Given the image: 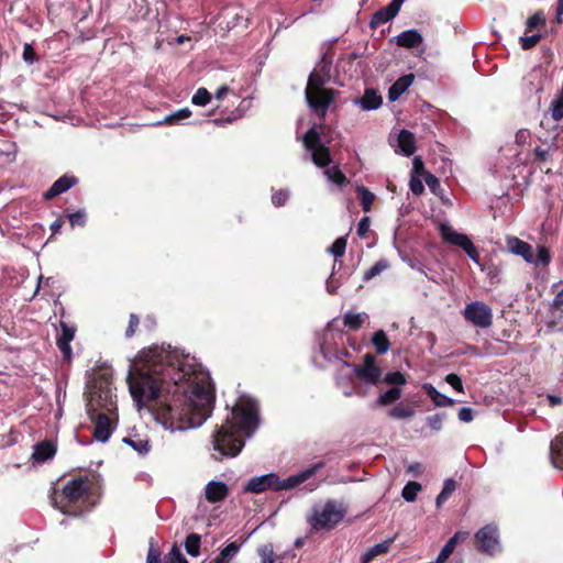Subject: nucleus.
Returning a JSON list of instances; mask_svg holds the SVG:
<instances>
[{
  "instance_id": "18",
  "label": "nucleus",
  "mask_w": 563,
  "mask_h": 563,
  "mask_svg": "<svg viewBox=\"0 0 563 563\" xmlns=\"http://www.w3.org/2000/svg\"><path fill=\"white\" fill-rule=\"evenodd\" d=\"M205 494L209 503L216 504L228 497L229 488L223 482L211 481L207 484Z\"/></svg>"
},
{
  "instance_id": "61",
  "label": "nucleus",
  "mask_w": 563,
  "mask_h": 563,
  "mask_svg": "<svg viewBox=\"0 0 563 563\" xmlns=\"http://www.w3.org/2000/svg\"><path fill=\"white\" fill-rule=\"evenodd\" d=\"M459 419L463 422H471L473 420V409L470 407H463L459 410Z\"/></svg>"
},
{
  "instance_id": "22",
  "label": "nucleus",
  "mask_w": 563,
  "mask_h": 563,
  "mask_svg": "<svg viewBox=\"0 0 563 563\" xmlns=\"http://www.w3.org/2000/svg\"><path fill=\"white\" fill-rule=\"evenodd\" d=\"M550 460L554 467L563 471V431L550 443Z\"/></svg>"
},
{
  "instance_id": "34",
  "label": "nucleus",
  "mask_w": 563,
  "mask_h": 563,
  "mask_svg": "<svg viewBox=\"0 0 563 563\" xmlns=\"http://www.w3.org/2000/svg\"><path fill=\"white\" fill-rule=\"evenodd\" d=\"M325 175L330 181L339 187H343L349 183L345 174L339 168V166L325 169Z\"/></svg>"
},
{
  "instance_id": "53",
  "label": "nucleus",
  "mask_w": 563,
  "mask_h": 563,
  "mask_svg": "<svg viewBox=\"0 0 563 563\" xmlns=\"http://www.w3.org/2000/svg\"><path fill=\"white\" fill-rule=\"evenodd\" d=\"M140 325V318L137 314L135 313H131L130 317H129V324H128V328L125 330V336L126 338H132L135 332H136V329L139 328Z\"/></svg>"
},
{
  "instance_id": "48",
  "label": "nucleus",
  "mask_w": 563,
  "mask_h": 563,
  "mask_svg": "<svg viewBox=\"0 0 563 563\" xmlns=\"http://www.w3.org/2000/svg\"><path fill=\"white\" fill-rule=\"evenodd\" d=\"M211 100V93L203 87L199 88L192 96V103L197 106H206Z\"/></svg>"
},
{
  "instance_id": "29",
  "label": "nucleus",
  "mask_w": 563,
  "mask_h": 563,
  "mask_svg": "<svg viewBox=\"0 0 563 563\" xmlns=\"http://www.w3.org/2000/svg\"><path fill=\"white\" fill-rule=\"evenodd\" d=\"M328 78H325L317 70H313L308 78L307 87L305 92L320 91V90H332L331 88H324V85L328 82Z\"/></svg>"
},
{
  "instance_id": "12",
  "label": "nucleus",
  "mask_w": 563,
  "mask_h": 563,
  "mask_svg": "<svg viewBox=\"0 0 563 563\" xmlns=\"http://www.w3.org/2000/svg\"><path fill=\"white\" fill-rule=\"evenodd\" d=\"M76 328L69 325L65 321H60V334L56 339V345L63 355V360L70 362L73 358V350L70 342L74 340Z\"/></svg>"
},
{
  "instance_id": "63",
  "label": "nucleus",
  "mask_w": 563,
  "mask_h": 563,
  "mask_svg": "<svg viewBox=\"0 0 563 563\" xmlns=\"http://www.w3.org/2000/svg\"><path fill=\"white\" fill-rule=\"evenodd\" d=\"M330 71H331V62L325 60V57H323L317 73H320L325 78L330 79Z\"/></svg>"
},
{
  "instance_id": "1",
  "label": "nucleus",
  "mask_w": 563,
  "mask_h": 563,
  "mask_svg": "<svg viewBox=\"0 0 563 563\" xmlns=\"http://www.w3.org/2000/svg\"><path fill=\"white\" fill-rule=\"evenodd\" d=\"M143 365L131 371L128 384L139 409L147 408L164 426L186 430L211 415L214 390L188 355L170 345L151 346L140 354Z\"/></svg>"
},
{
  "instance_id": "11",
  "label": "nucleus",
  "mask_w": 563,
  "mask_h": 563,
  "mask_svg": "<svg viewBox=\"0 0 563 563\" xmlns=\"http://www.w3.org/2000/svg\"><path fill=\"white\" fill-rule=\"evenodd\" d=\"M336 93L338 92L335 90H313L312 92H305V97L309 108L312 109L318 117L324 119L329 107L335 99Z\"/></svg>"
},
{
  "instance_id": "59",
  "label": "nucleus",
  "mask_w": 563,
  "mask_h": 563,
  "mask_svg": "<svg viewBox=\"0 0 563 563\" xmlns=\"http://www.w3.org/2000/svg\"><path fill=\"white\" fill-rule=\"evenodd\" d=\"M412 170L416 175L422 176L424 178L426 173H428L424 168V164L421 157H415L412 162Z\"/></svg>"
},
{
  "instance_id": "10",
  "label": "nucleus",
  "mask_w": 563,
  "mask_h": 563,
  "mask_svg": "<svg viewBox=\"0 0 563 563\" xmlns=\"http://www.w3.org/2000/svg\"><path fill=\"white\" fill-rule=\"evenodd\" d=\"M466 321L475 327L488 328L493 323V312L488 305L483 301H472L467 303L463 311Z\"/></svg>"
},
{
  "instance_id": "64",
  "label": "nucleus",
  "mask_w": 563,
  "mask_h": 563,
  "mask_svg": "<svg viewBox=\"0 0 563 563\" xmlns=\"http://www.w3.org/2000/svg\"><path fill=\"white\" fill-rule=\"evenodd\" d=\"M551 308L554 309V310H561L563 309V289L560 290L554 299H553V302L551 305Z\"/></svg>"
},
{
  "instance_id": "23",
  "label": "nucleus",
  "mask_w": 563,
  "mask_h": 563,
  "mask_svg": "<svg viewBox=\"0 0 563 563\" xmlns=\"http://www.w3.org/2000/svg\"><path fill=\"white\" fill-rule=\"evenodd\" d=\"M398 146L406 156H411L416 152V137L408 130H401L398 135Z\"/></svg>"
},
{
  "instance_id": "19",
  "label": "nucleus",
  "mask_w": 563,
  "mask_h": 563,
  "mask_svg": "<svg viewBox=\"0 0 563 563\" xmlns=\"http://www.w3.org/2000/svg\"><path fill=\"white\" fill-rule=\"evenodd\" d=\"M416 76L410 73L400 76L388 89V99L394 102L413 84Z\"/></svg>"
},
{
  "instance_id": "4",
  "label": "nucleus",
  "mask_w": 563,
  "mask_h": 563,
  "mask_svg": "<svg viewBox=\"0 0 563 563\" xmlns=\"http://www.w3.org/2000/svg\"><path fill=\"white\" fill-rule=\"evenodd\" d=\"M324 466V463L320 462L313 464L307 470L291 475L288 478L282 479L276 473H269L262 476H255L250 478V481L244 486L245 493L261 494L266 490H290L300 484L308 481L312 475H314L319 470Z\"/></svg>"
},
{
  "instance_id": "54",
  "label": "nucleus",
  "mask_w": 563,
  "mask_h": 563,
  "mask_svg": "<svg viewBox=\"0 0 563 563\" xmlns=\"http://www.w3.org/2000/svg\"><path fill=\"white\" fill-rule=\"evenodd\" d=\"M445 382L449 385H451L456 391H459V393L464 391L463 382L457 374H454V373L448 374L445 377Z\"/></svg>"
},
{
  "instance_id": "6",
  "label": "nucleus",
  "mask_w": 563,
  "mask_h": 563,
  "mask_svg": "<svg viewBox=\"0 0 563 563\" xmlns=\"http://www.w3.org/2000/svg\"><path fill=\"white\" fill-rule=\"evenodd\" d=\"M302 141L306 150L311 153L312 162L318 167L323 168L331 164L330 150L321 142L320 134L314 125L305 133Z\"/></svg>"
},
{
  "instance_id": "8",
  "label": "nucleus",
  "mask_w": 563,
  "mask_h": 563,
  "mask_svg": "<svg viewBox=\"0 0 563 563\" xmlns=\"http://www.w3.org/2000/svg\"><path fill=\"white\" fill-rule=\"evenodd\" d=\"M475 548L478 552L494 555L500 550L499 531L495 523L481 528L474 536Z\"/></svg>"
},
{
  "instance_id": "62",
  "label": "nucleus",
  "mask_w": 563,
  "mask_h": 563,
  "mask_svg": "<svg viewBox=\"0 0 563 563\" xmlns=\"http://www.w3.org/2000/svg\"><path fill=\"white\" fill-rule=\"evenodd\" d=\"M530 139V131L521 129L516 133V143L519 145L526 144Z\"/></svg>"
},
{
  "instance_id": "15",
  "label": "nucleus",
  "mask_w": 563,
  "mask_h": 563,
  "mask_svg": "<svg viewBox=\"0 0 563 563\" xmlns=\"http://www.w3.org/2000/svg\"><path fill=\"white\" fill-rule=\"evenodd\" d=\"M543 81L544 77L539 69H532L529 71L521 81L522 92L531 97L533 93H539L543 91Z\"/></svg>"
},
{
  "instance_id": "60",
  "label": "nucleus",
  "mask_w": 563,
  "mask_h": 563,
  "mask_svg": "<svg viewBox=\"0 0 563 563\" xmlns=\"http://www.w3.org/2000/svg\"><path fill=\"white\" fill-rule=\"evenodd\" d=\"M369 225H371L369 218L368 217L362 218L357 224V235H360L361 238H364L369 230Z\"/></svg>"
},
{
  "instance_id": "21",
  "label": "nucleus",
  "mask_w": 563,
  "mask_h": 563,
  "mask_svg": "<svg viewBox=\"0 0 563 563\" xmlns=\"http://www.w3.org/2000/svg\"><path fill=\"white\" fill-rule=\"evenodd\" d=\"M56 450L57 448L54 442L44 440L34 445L32 457L36 462H46L55 455Z\"/></svg>"
},
{
  "instance_id": "9",
  "label": "nucleus",
  "mask_w": 563,
  "mask_h": 563,
  "mask_svg": "<svg viewBox=\"0 0 563 563\" xmlns=\"http://www.w3.org/2000/svg\"><path fill=\"white\" fill-rule=\"evenodd\" d=\"M344 365L353 367L355 376L366 384L377 385L380 383L383 371L377 365L376 357L372 353H366L363 356V364L361 365H352L347 362H344Z\"/></svg>"
},
{
  "instance_id": "7",
  "label": "nucleus",
  "mask_w": 563,
  "mask_h": 563,
  "mask_svg": "<svg viewBox=\"0 0 563 563\" xmlns=\"http://www.w3.org/2000/svg\"><path fill=\"white\" fill-rule=\"evenodd\" d=\"M440 235L443 242L461 247L473 262L479 264V253L466 234L454 231L448 223H442L440 225Z\"/></svg>"
},
{
  "instance_id": "26",
  "label": "nucleus",
  "mask_w": 563,
  "mask_h": 563,
  "mask_svg": "<svg viewBox=\"0 0 563 563\" xmlns=\"http://www.w3.org/2000/svg\"><path fill=\"white\" fill-rule=\"evenodd\" d=\"M383 99L375 89H366L360 103L364 110H375L382 106Z\"/></svg>"
},
{
  "instance_id": "46",
  "label": "nucleus",
  "mask_w": 563,
  "mask_h": 563,
  "mask_svg": "<svg viewBox=\"0 0 563 563\" xmlns=\"http://www.w3.org/2000/svg\"><path fill=\"white\" fill-rule=\"evenodd\" d=\"M346 238L341 236L338 238L332 245L330 246L329 251L334 255L335 260L338 257H341L344 255L346 250Z\"/></svg>"
},
{
  "instance_id": "16",
  "label": "nucleus",
  "mask_w": 563,
  "mask_h": 563,
  "mask_svg": "<svg viewBox=\"0 0 563 563\" xmlns=\"http://www.w3.org/2000/svg\"><path fill=\"white\" fill-rule=\"evenodd\" d=\"M93 422V438L99 442H107L114 429L112 421L106 413H98Z\"/></svg>"
},
{
  "instance_id": "36",
  "label": "nucleus",
  "mask_w": 563,
  "mask_h": 563,
  "mask_svg": "<svg viewBox=\"0 0 563 563\" xmlns=\"http://www.w3.org/2000/svg\"><path fill=\"white\" fill-rule=\"evenodd\" d=\"M401 397V390L398 387H391L377 398V405L388 406L397 401Z\"/></svg>"
},
{
  "instance_id": "49",
  "label": "nucleus",
  "mask_w": 563,
  "mask_h": 563,
  "mask_svg": "<svg viewBox=\"0 0 563 563\" xmlns=\"http://www.w3.org/2000/svg\"><path fill=\"white\" fill-rule=\"evenodd\" d=\"M551 254L548 247L541 245L538 246V254L534 256V262L532 264H542L543 266H548L551 263Z\"/></svg>"
},
{
  "instance_id": "40",
  "label": "nucleus",
  "mask_w": 563,
  "mask_h": 563,
  "mask_svg": "<svg viewBox=\"0 0 563 563\" xmlns=\"http://www.w3.org/2000/svg\"><path fill=\"white\" fill-rule=\"evenodd\" d=\"M389 266V264L387 263V261L385 260H380L378 262H376L369 269H367L365 273H364V276H363V279L365 282H368L371 280L372 278L376 277L377 275H379L382 272H384L385 269H387Z\"/></svg>"
},
{
  "instance_id": "28",
  "label": "nucleus",
  "mask_w": 563,
  "mask_h": 563,
  "mask_svg": "<svg viewBox=\"0 0 563 563\" xmlns=\"http://www.w3.org/2000/svg\"><path fill=\"white\" fill-rule=\"evenodd\" d=\"M558 150L556 136L548 143V147L543 148L541 146L534 147L533 162L534 163H545L551 159V153Z\"/></svg>"
},
{
  "instance_id": "14",
  "label": "nucleus",
  "mask_w": 563,
  "mask_h": 563,
  "mask_svg": "<svg viewBox=\"0 0 563 563\" xmlns=\"http://www.w3.org/2000/svg\"><path fill=\"white\" fill-rule=\"evenodd\" d=\"M78 181L79 179L75 175L64 174L43 194V199L45 201L52 200L76 186Z\"/></svg>"
},
{
  "instance_id": "31",
  "label": "nucleus",
  "mask_w": 563,
  "mask_h": 563,
  "mask_svg": "<svg viewBox=\"0 0 563 563\" xmlns=\"http://www.w3.org/2000/svg\"><path fill=\"white\" fill-rule=\"evenodd\" d=\"M549 112L554 121L563 119V86L558 91L555 98L552 100Z\"/></svg>"
},
{
  "instance_id": "5",
  "label": "nucleus",
  "mask_w": 563,
  "mask_h": 563,
  "mask_svg": "<svg viewBox=\"0 0 563 563\" xmlns=\"http://www.w3.org/2000/svg\"><path fill=\"white\" fill-rule=\"evenodd\" d=\"M346 508L334 499L323 505H316L307 515L306 520L311 532L333 530L345 517Z\"/></svg>"
},
{
  "instance_id": "33",
  "label": "nucleus",
  "mask_w": 563,
  "mask_h": 563,
  "mask_svg": "<svg viewBox=\"0 0 563 563\" xmlns=\"http://www.w3.org/2000/svg\"><path fill=\"white\" fill-rule=\"evenodd\" d=\"M185 550L190 556H198L200 554L201 536L198 533H190L185 540Z\"/></svg>"
},
{
  "instance_id": "3",
  "label": "nucleus",
  "mask_w": 563,
  "mask_h": 563,
  "mask_svg": "<svg viewBox=\"0 0 563 563\" xmlns=\"http://www.w3.org/2000/svg\"><path fill=\"white\" fill-rule=\"evenodd\" d=\"M90 490L88 476L79 475L67 481L60 492L54 489L51 500L54 508L64 515L80 516L91 507Z\"/></svg>"
},
{
  "instance_id": "24",
  "label": "nucleus",
  "mask_w": 563,
  "mask_h": 563,
  "mask_svg": "<svg viewBox=\"0 0 563 563\" xmlns=\"http://www.w3.org/2000/svg\"><path fill=\"white\" fill-rule=\"evenodd\" d=\"M393 542L394 539L389 538L380 543L375 544L374 547H371L365 553L362 554L361 563H369L376 556L387 553Z\"/></svg>"
},
{
  "instance_id": "35",
  "label": "nucleus",
  "mask_w": 563,
  "mask_h": 563,
  "mask_svg": "<svg viewBox=\"0 0 563 563\" xmlns=\"http://www.w3.org/2000/svg\"><path fill=\"white\" fill-rule=\"evenodd\" d=\"M356 191L360 195V201H361V206H362L363 211L369 212L371 209H372V205H373V202L375 200L374 194L372 191H369L364 186H358L356 188Z\"/></svg>"
},
{
  "instance_id": "52",
  "label": "nucleus",
  "mask_w": 563,
  "mask_h": 563,
  "mask_svg": "<svg viewBox=\"0 0 563 563\" xmlns=\"http://www.w3.org/2000/svg\"><path fill=\"white\" fill-rule=\"evenodd\" d=\"M444 418H445V413L439 412V413L427 417V423L432 430L439 431L442 428V422H443Z\"/></svg>"
},
{
  "instance_id": "20",
  "label": "nucleus",
  "mask_w": 563,
  "mask_h": 563,
  "mask_svg": "<svg viewBox=\"0 0 563 563\" xmlns=\"http://www.w3.org/2000/svg\"><path fill=\"white\" fill-rule=\"evenodd\" d=\"M422 42V35L415 29L406 30L396 36V44L405 48H416Z\"/></svg>"
},
{
  "instance_id": "17",
  "label": "nucleus",
  "mask_w": 563,
  "mask_h": 563,
  "mask_svg": "<svg viewBox=\"0 0 563 563\" xmlns=\"http://www.w3.org/2000/svg\"><path fill=\"white\" fill-rule=\"evenodd\" d=\"M507 247L509 251L516 255L521 256L527 263L534 262V254L532 246L520 240L517 236H510L507 239Z\"/></svg>"
},
{
  "instance_id": "51",
  "label": "nucleus",
  "mask_w": 563,
  "mask_h": 563,
  "mask_svg": "<svg viewBox=\"0 0 563 563\" xmlns=\"http://www.w3.org/2000/svg\"><path fill=\"white\" fill-rule=\"evenodd\" d=\"M541 34H533L530 36H521L519 38L521 48L525 51L533 48L541 40Z\"/></svg>"
},
{
  "instance_id": "57",
  "label": "nucleus",
  "mask_w": 563,
  "mask_h": 563,
  "mask_svg": "<svg viewBox=\"0 0 563 563\" xmlns=\"http://www.w3.org/2000/svg\"><path fill=\"white\" fill-rule=\"evenodd\" d=\"M410 190L416 195L419 196L424 191V186L422 184V180L419 177H411L410 183Z\"/></svg>"
},
{
  "instance_id": "42",
  "label": "nucleus",
  "mask_w": 563,
  "mask_h": 563,
  "mask_svg": "<svg viewBox=\"0 0 563 563\" xmlns=\"http://www.w3.org/2000/svg\"><path fill=\"white\" fill-rule=\"evenodd\" d=\"M123 441L131 445L136 452H139L142 455L146 454L150 451L148 440L124 438Z\"/></svg>"
},
{
  "instance_id": "55",
  "label": "nucleus",
  "mask_w": 563,
  "mask_h": 563,
  "mask_svg": "<svg viewBox=\"0 0 563 563\" xmlns=\"http://www.w3.org/2000/svg\"><path fill=\"white\" fill-rule=\"evenodd\" d=\"M288 197H289V194L287 190H283V189H279L277 191H275L272 196V202L276 206V207H280V206H284L286 203V201L288 200Z\"/></svg>"
},
{
  "instance_id": "47",
  "label": "nucleus",
  "mask_w": 563,
  "mask_h": 563,
  "mask_svg": "<svg viewBox=\"0 0 563 563\" xmlns=\"http://www.w3.org/2000/svg\"><path fill=\"white\" fill-rule=\"evenodd\" d=\"M67 219L70 222L71 228L85 227L87 222V214L84 210H78L67 214Z\"/></svg>"
},
{
  "instance_id": "32",
  "label": "nucleus",
  "mask_w": 563,
  "mask_h": 563,
  "mask_svg": "<svg viewBox=\"0 0 563 563\" xmlns=\"http://www.w3.org/2000/svg\"><path fill=\"white\" fill-rule=\"evenodd\" d=\"M456 487L457 483L453 478H448L444 481L443 488L435 499V505L438 508H440L450 498Z\"/></svg>"
},
{
  "instance_id": "13",
  "label": "nucleus",
  "mask_w": 563,
  "mask_h": 563,
  "mask_svg": "<svg viewBox=\"0 0 563 563\" xmlns=\"http://www.w3.org/2000/svg\"><path fill=\"white\" fill-rule=\"evenodd\" d=\"M404 1L405 0H391L388 5L377 10L369 21V27L375 30L379 25L393 20L398 14Z\"/></svg>"
},
{
  "instance_id": "56",
  "label": "nucleus",
  "mask_w": 563,
  "mask_h": 563,
  "mask_svg": "<svg viewBox=\"0 0 563 563\" xmlns=\"http://www.w3.org/2000/svg\"><path fill=\"white\" fill-rule=\"evenodd\" d=\"M423 179H424L427 186L429 187V189L433 194H437V191L440 189V181H439V179L433 174H431V173H426Z\"/></svg>"
},
{
  "instance_id": "27",
  "label": "nucleus",
  "mask_w": 563,
  "mask_h": 563,
  "mask_svg": "<svg viewBox=\"0 0 563 563\" xmlns=\"http://www.w3.org/2000/svg\"><path fill=\"white\" fill-rule=\"evenodd\" d=\"M367 319L368 314L366 312H347L343 317V323L349 330L357 331L364 325Z\"/></svg>"
},
{
  "instance_id": "45",
  "label": "nucleus",
  "mask_w": 563,
  "mask_h": 563,
  "mask_svg": "<svg viewBox=\"0 0 563 563\" xmlns=\"http://www.w3.org/2000/svg\"><path fill=\"white\" fill-rule=\"evenodd\" d=\"M261 563H274V550L271 543L263 544L257 549Z\"/></svg>"
},
{
  "instance_id": "43",
  "label": "nucleus",
  "mask_w": 563,
  "mask_h": 563,
  "mask_svg": "<svg viewBox=\"0 0 563 563\" xmlns=\"http://www.w3.org/2000/svg\"><path fill=\"white\" fill-rule=\"evenodd\" d=\"M191 115V111L188 108L180 109L174 113L165 117L164 122L166 124H177L181 120L187 119Z\"/></svg>"
},
{
  "instance_id": "58",
  "label": "nucleus",
  "mask_w": 563,
  "mask_h": 563,
  "mask_svg": "<svg viewBox=\"0 0 563 563\" xmlns=\"http://www.w3.org/2000/svg\"><path fill=\"white\" fill-rule=\"evenodd\" d=\"M23 59L26 63L33 64L37 59V55L31 44H25L23 47Z\"/></svg>"
},
{
  "instance_id": "38",
  "label": "nucleus",
  "mask_w": 563,
  "mask_h": 563,
  "mask_svg": "<svg viewBox=\"0 0 563 563\" xmlns=\"http://www.w3.org/2000/svg\"><path fill=\"white\" fill-rule=\"evenodd\" d=\"M415 415V409L410 406L398 404L390 411L389 416L396 419L410 418Z\"/></svg>"
},
{
  "instance_id": "37",
  "label": "nucleus",
  "mask_w": 563,
  "mask_h": 563,
  "mask_svg": "<svg viewBox=\"0 0 563 563\" xmlns=\"http://www.w3.org/2000/svg\"><path fill=\"white\" fill-rule=\"evenodd\" d=\"M421 488V484L418 482H409L402 488L401 496L406 501L412 503L417 499V495Z\"/></svg>"
},
{
  "instance_id": "39",
  "label": "nucleus",
  "mask_w": 563,
  "mask_h": 563,
  "mask_svg": "<svg viewBox=\"0 0 563 563\" xmlns=\"http://www.w3.org/2000/svg\"><path fill=\"white\" fill-rule=\"evenodd\" d=\"M545 25V16L542 11H537L534 14L528 18L526 22V32H531L534 29L542 27Z\"/></svg>"
},
{
  "instance_id": "44",
  "label": "nucleus",
  "mask_w": 563,
  "mask_h": 563,
  "mask_svg": "<svg viewBox=\"0 0 563 563\" xmlns=\"http://www.w3.org/2000/svg\"><path fill=\"white\" fill-rule=\"evenodd\" d=\"M384 382L393 386H401L407 383L406 376L399 371L387 373Z\"/></svg>"
},
{
  "instance_id": "25",
  "label": "nucleus",
  "mask_w": 563,
  "mask_h": 563,
  "mask_svg": "<svg viewBox=\"0 0 563 563\" xmlns=\"http://www.w3.org/2000/svg\"><path fill=\"white\" fill-rule=\"evenodd\" d=\"M423 390L438 407H451L455 404L454 399L441 394L432 384H424Z\"/></svg>"
},
{
  "instance_id": "50",
  "label": "nucleus",
  "mask_w": 563,
  "mask_h": 563,
  "mask_svg": "<svg viewBox=\"0 0 563 563\" xmlns=\"http://www.w3.org/2000/svg\"><path fill=\"white\" fill-rule=\"evenodd\" d=\"M166 563H189L188 560L183 555L177 544H174L170 552L167 555Z\"/></svg>"
},
{
  "instance_id": "2",
  "label": "nucleus",
  "mask_w": 563,
  "mask_h": 563,
  "mask_svg": "<svg viewBox=\"0 0 563 563\" xmlns=\"http://www.w3.org/2000/svg\"><path fill=\"white\" fill-rule=\"evenodd\" d=\"M258 406L255 400L246 399L236 405L231 416L212 434L214 451L225 457H235L244 446L243 435H251L258 427Z\"/></svg>"
},
{
  "instance_id": "41",
  "label": "nucleus",
  "mask_w": 563,
  "mask_h": 563,
  "mask_svg": "<svg viewBox=\"0 0 563 563\" xmlns=\"http://www.w3.org/2000/svg\"><path fill=\"white\" fill-rule=\"evenodd\" d=\"M456 544H457V537L450 538L437 558L438 563H444L449 559V556L453 553Z\"/></svg>"
},
{
  "instance_id": "30",
  "label": "nucleus",
  "mask_w": 563,
  "mask_h": 563,
  "mask_svg": "<svg viewBox=\"0 0 563 563\" xmlns=\"http://www.w3.org/2000/svg\"><path fill=\"white\" fill-rule=\"evenodd\" d=\"M372 343L375 346L376 353L379 355L385 354L390 347L389 339L384 330H377L373 334Z\"/></svg>"
}]
</instances>
